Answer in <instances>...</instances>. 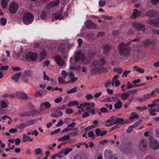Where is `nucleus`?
Instances as JSON below:
<instances>
[{
	"label": "nucleus",
	"mask_w": 159,
	"mask_h": 159,
	"mask_svg": "<svg viewBox=\"0 0 159 159\" xmlns=\"http://www.w3.org/2000/svg\"><path fill=\"white\" fill-rule=\"evenodd\" d=\"M139 40V39L138 38H135L132 41L130 40L127 43H122L120 44L118 46V50L120 55L126 57L129 56L130 55L131 48L129 45L132 42H138Z\"/></svg>",
	"instance_id": "1"
},
{
	"label": "nucleus",
	"mask_w": 159,
	"mask_h": 159,
	"mask_svg": "<svg viewBox=\"0 0 159 159\" xmlns=\"http://www.w3.org/2000/svg\"><path fill=\"white\" fill-rule=\"evenodd\" d=\"M64 8L61 7V11L60 12H57L55 14H53V19L52 20L54 21L56 20V19L59 20H62L63 19L67 17L68 16L69 13L67 11H66L65 12V16H62V13L63 11Z\"/></svg>",
	"instance_id": "2"
},
{
	"label": "nucleus",
	"mask_w": 159,
	"mask_h": 159,
	"mask_svg": "<svg viewBox=\"0 0 159 159\" xmlns=\"http://www.w3.org/2000/svg\"><path fill=\"white\" fill-rule=\"evenodd\" d=\"M34 19V16L29 13H25L23 17V20L26 25L31 23Z\"/></svg>",
	"instance_id": "3"
},
{
	"label": "nucleus",
	"mask_w": 159,
	"mask_h": 159,
	"mask_svg": "<svg viewBox=\"0 0 159 159\" xmlns=\"http://www.w3.org/2000/svg\"><path fill=\"white\" fill-rule=\"evenodd\" d=\"M75 61L76 62H78L80 60L84 61L86 60L84 54L80 51L77 52L75 57Z\"/></svg>",
	"instance_id": "4"
},
{
	"label": "nucleus",
	"mask_w": 159,
	"mask_h": 159,
	"mask_svg": "<svg viewBox=\"0 0 159 159\" xmlns=\"http://www.w3.org/2000/svg\"><path fill=\"white\" fill-rule=\"evenodd\" d=\"M133 26L136 30L138 31H142L144 32L145 30V28L144 25L140 23L134 22L133 23Z\"/></svg>",
	"instance_id": "5"
},
{
	"label": "nucleus",
	"mask_w": 159,
	"mask_h": 159,
	"mask_svg": "<svg viewBox=\"0 0 159 159\" xmlns=\"http://www.w3.org/2000/svg\"><path fill=\"white\" fill-rule=\"evenodd\" d=\"M37 56L36 53L28 52L25 54V58L28 61H34L37 59Z\"/></svg>",
	"instance_id": "6"
},
{
	"label": "nucleus",
	"mask_w": 159,
	"mask_h": 159,
	"mask_svg": "<svg viewBox=\"0 0 159 159\" xmlns=\"http://www.w3.org/2000/svg\"><path fill=\"white\" fill-rule=\"evenodd\" d=\"M150 145L151 148L157 150L159 148V143L158 140L155 139H151Z\"/></svg>",
	"instance_id": "7"
},
{
	"label": "nucleus",
	"mask_w": 159,
	"mask_h": 159,
	"mask_svg": "<svg viewBox=\"0 0 159 159\" xmlns=\"http://www.w3.org/2000/svg\"><path fill=\"white\" fill-rule=\"evenodd\" d=\"M18 5L15 2H12L9 6V11L11 13L15 14L18 8Z\"/></svg>",
	"instance_id": "8"
},
{
	"label": "nucleus",
	"mask_w": 159,
	"mask_h": 159,
	"mask_svg": "<svg viewBox=\"0 0 159 159\" xmlns=\"http://www.w3.org/2000/svg\"><path fill=\"white\" fill-rule=\"evenodd\" d=\"M106 61L105 58H102L99 60V61H95L93 62L92 65L93 66H103L106 63Z\"/></svg>",
	"instance_id": "9"
},
{
	"label": "nucleus",
	"mask_w": 159,
	"mask_h": 159,
	"mask_svg": "<svg viewBox=\"0 0 159 159\" xmlns=\"http://www.w3.org/2000/svg\"><path fill=\"white\" fill-rule=\"evenodd\" d=\"M16 96L18 98L21 99L27 100L29 98L27 95L25 93L17 91L16 92Z\"/></svg>",
	"instance_id": "10"
},
{
	"label": "nucleus",
	"mask_w": 159,
	"mask_h": 159,
	"mask_svg": "<svg viewBox=\"0 0 159 159\" xmlns=\"http://www.w3.org/2000/svg\"><path fill=\"white\" fill-rule=\"evenodd\" d=\"M104 156L105 159H117L113 156V153L111 151L107 150L104 153Z\"/></svg>",
	"instance_id": "11"
},
{
	"label": "nucleus",
	"mask_w": 159,
	"mask_h": 159,
	"mask_svg": "<svg viewBox=\"0 0 159 159\" xmlns=\"http://www.w3.org/2000/svg\"><path fill=\"white\" fill-rule=\"evenodd\" d=\"M119 77L118 75H115L111 81V84L113 86L114 85V84H115L116 87L118 86L120 84V81L117 79Z\"/></svg>",
	"instance_id": "12"
},
{
	"label": "nucleus",
	"mask_w": 159,
	"mask_h": 159,
	"mask_svg": "<svg viewBox=\"0 0 159 159\" xmlns=\"http://www.w3.org/2000/svg\"><path fill=\"white\" fill-rule=\"evenodd\" d=\"M157 92H158L157 89H154L152 91L151 93L144 95L143 96L145 100L150 99L152 97L156 96V94Z\"/></svg>",
	"instance_id": "13"
},
{
	"label": "nucleus",
	"mask_w": 159,
	"mask_h": 159,
	"mask_svg": "<svg viewBox=\"0 0 159 159\" xmlns=\"http://www.w3.org/2000/svg\"><path fill=\"white\" fill-rule=\"evenodd\" d=\"M112 119H109L106 121V124H105L106 126L109 127L115 124H116V117H113V116H112Z\"/></svg>",
	"instance_id": "14"
},
{
	"label": "nucleus",
	"mask_w": 159,
	"mask_h": 159,
	"mask_svg": "<svg viewBox=\"0 0 159 159\" xmlns=\"http://www.w3.org/2000/svg\"><path fill=\"white\" fill-rule=\"evenodd\" d=\"M130 93L131 92H124L118 94V97H120L122 100H125L129 98Z\"/></svg>",
	"instance_id": "15"
},
{
	"label": "nucleus",
	"mask_w": 159,
	"mask_h": 159,
	"mask_svg": "<svg viewBox=\"0 0 159 159\" xmlns=\"http://www.w3.org/2000/svg\"><path fill=\"white\" fill-rule=\"evenodd\" d=\"M40 18L43 20H48L50 17L49 13L46 11H42L40 16Z\"/></svg>",
	"instance_id": "16"
},
{
	"label": "nucleus",
	"mask_w": 159,
	"mask_h": 159,
	"mask_svg": "<svg viewBox=\"0 0 159 159\" xmlns=\"http://www.w3.org/2000/svg\"><path fill=\"white\" fill-rule=\"evenodd\" d=\"M54 58L58 65L62 66L64 65V62L63 60L61 58L60 56L58 55L55 56L54 57Z\"/></svg>",
	"instance_id": "17"
},
{
	"label": "nucleus",
	"mask_w": 159,
	"mask_h": 159,
	"mask_svg": "<svg viewBox=\"0 0 159 159\" xmlns=\"http://www.w3.org/2000/svg\"><path fill=\"white\" fill-rule=\"evenodd\" d=\"M146 145L147 142L146 140L143 139H142L140 140L139 147L140 149L143 150L145 149Z\"/></svg>",
	"instance_id": "18"
},
{
	"label": "nucleus",
	"mask_w": 159,
	"mask_h": 159,
	"mask_svg": "<svg viewBox=\"0 0 159 159\" xmlns=\"http://www.w3.org/2000/svg\"><path fill=\"white\" fill-rule=\"evenodd\" d=\"M22 73L20 72L16 73L13 75L11 77V79L14 80L16 82H17L19 79L20 76L21 75Z\"/></svg>",
	"instance_id": "19"
},
{
	"label": "nucleus",
	"mask_w": 159,
	"mask_h": 159,
	"mask_svg": "<svg viewBox=\"0 0 159 159\" xmlns=\"http://www.w3.org/2000/svg\"><path fill=\"white\" fill-rule=\"evenodd\" d=\"M148 24L154 26L159 27V20H149Z\"/></svg>",
	"instance_id": "20"
},
{
	"label": "nucleus",
	"mask_w": 159,
	"mask_h": 159,
	"mask_svg": "<svg viewBox=\"0 0 159 159\" xmlns=\"http://www.w3.org/2000/svg\"><path fill=\"white\" fill-rule=\"evenodd\" d=\"M157 14L158 13L157 11H152L147 12L146 13V15L149 17H154L156 16Z\"/></svg>",
	"instance_id": "21"
},
{
	"label": "nucleus",
	"mask_w": 159,
	"mask_h": 159,
	"mask_svg": "<svg viewBox=\"0 0 159 159\" xmlns=\"http://www.w3.org/2000/svg\"><path fill=\"white\" fill-rule=\"evenodd\" d=\"M140 12L137 9H134L132 15L131 16L132 19H135L138 17L140 15Z\"/></svg>",
	"instance_id": "22"
},
{
	"label": "nucleus",
	"mask_w": 159,
	"mask_h": 159,
	"mask_svg": "<svg viewBox=\"0 0 159 159\" xmlns=\"http://www.w3.org/2000/svg\"><path fill=\"white\" fill-rule=\"evenodd\" d=\"M33 141V139L31 138L29 136L25 134H23L22 135V141L23 142H26L28 141L31 142Z\"/></svg>",
	"instance_id": "23"
},
{
	"label": "nucleus",
	"mask_w": 159,
	"mask_h": 159,
	"mask_svg": "<svg viewBox=\"0 0 159 159\" xmlns=\"http://www.w3.org/2000/svg\"><path fill=\"white\" fill-rule=\"evenodd\" d=\"M59 2L58 1L51 2L48 5L47 8L48 9L51 7L57 6L59 4Z\"/></svg>",
	"instance_id": "24"
},
{
	"label": "nucleus",
	"mask_w": 159,
	"mask_h": 159,
	"mask_svg": "<svg viewBox=\"0 0 159 159\" xmlns=\"http://www.w3.org/2000/svg\"><path fill=\"white\" fill-rule=\"evenodd\" d=\"M148 111L151 115L156 116L157 114L155 112L159 111V108L153 109L149 108L148 109Z\"/></svg>",
	"instance_id": "25"
},
{
	"label": "nucleus",
	"mask_w": 159,
	"mask_h": 159,
	"mask_svg": "<svg viewBox=\"0 0 159 159\" xmlns=\"http://www.w3.org/2000/svg\"><path fill=\"white\" fill-rule=\"evenodd\" d=\"M43 106H44L46 108H48L51 107V105L50 103L48 102L42 103L40 106V108L41 111H42V107Z\"/></svg>",
	"instance_id": "26"
},
{
	"label": "nucleus",
	"mask_w": 159,
	"mask_h": 159,
	"mask_svg": "<svg viewBox=\"0 0 159 159\" xmlns=\"http://www.w3.org/2000/svg\"><path fill=\"white\" fill-rule=\"evenodd\" d=\"M69 76L71 80V82L73 83L77 81L78 79V77H75L74 75L71 72H70L69 74Z\"/></svg>",
	"instance_id": "27"
},
{
	"label": "nucleus",
	"mask_w": 159,
	"mask_h": 159,
	"mask_svg": "<svg viewBox=\"0 0 159 159\" xmlns=\"http://www.w3.org/2000/svg\"><path fill=\"white\" fill-rule=\"evenodd\" d=\"M116 124L119 125H123L126 123L122 118L116 117Z\"/></svg>",
	"instance_id": "28"
},
{
	"label": "nucleus",
	"mask_w": 159,
	"mask_h": 159,
	"mask_svg": "<svg viewBox=\"0 0 159 159\" xmlns=\"http://www.w3.org/2000/svg\"><path fill=\"white\" fill-rule=\"evenodd\" d=\"M33 115L31 111H27L25 113H22L19 114V116L21 117H26L31 116Z\"/></svg>",
	"instance_id": "29"
},
{
	"label": "nucleus",
	"mask_w": 159,
	"mask_h": 159,
	"mask_svg": "<svg viewBox=\"0 0 159 159\" xmlns=\"http://www.w3.org/2000/svg\"><path fill=\"white\" fill-rule=\"evenodd\" d=\"M114 106L116 109H120L122 106V103L119 100H118L115 104Z\"/></svg>",
	"instance_id": "30"
},
{
	"label": "nucleus",
	"mask_w": 159,
	"mask_h": 159,
	"mask_svg": "<svg viewBox=\"0 0 159 159\" xmlns=\"http://www.w3.org/2000/svg\"><path fill=\"white\" fill-rule=\"evenodd\" d=\"M86 25L87 27H89L90 25L91 24L93 25V26L92 27V28L96 29L98 28V26L93 23L91 20H88L86 22Z\"/></svg>",
	"instance_id": "31"
},
{
	"label": "nucleus",
	"mask_w": 159,
	"mask_h": 159,
	"mask_svg": "<svg viewBox=\"0 0 159 159\" xmlns=\"http://www.w3.org/2000/svg\"><path fill=\"white\" fill-rule=\"evenodd\" d=\"M70 139L69 135H65L58 139V141H63L69 140Z\"/></svg>",
	"instance_id": "32"
},
{
	"label": "nucleus",
	"mask_w": 159,
	"mask_h": 159,
	"mask_svg": "<svg viewBox=\"0 0 159 159\" xmlns=\"http://www.w3.org/2000/svg\"><path fill=\"white\" fill-rule=\"evenodd\" d=\"M103 51L105 53H107L109 50L111 49V48L110 46H108L107 45H105L103 47Z\"/></svg>",
	"instance_id": "33"
},
{
	"label": "nucleus",
	"mask_w": 159,
	"mask_h": 159,
	"mask_svg": "<svg viewBox=\"0 0 159 159\" xmlns=\"http://www.w3.org/2000/svg\"><path fill=\"white\" fill-rule=\"evenodd\" d=\"M9 0H2L1 2V5L2 7L5 9L7 7V5L8 2Z\"/></svg>",
	"instance_id": "34"
},
{
	"label": "nucleus",
	"mask_w": 159,
	"mask_h": 159,
	"mask_svg": "<svg viewBox=\"0 0 159 159\" xmlns=\"http://www.w3.org/2000/svg\"><path fill=\"white\" fill-rule=\"evenodd\" d=\"M105 101L108 102L116 101V98L114 97H109L105 99Z\"/></svg>",
	"instance_id": "35"
},
{
	"label": "nucleus",
	"mask_w": 159,
	"mask_h": 159,
	"mask_svg": "<svg viewBox=\"0 0 159 159\" xmlns=\"http://www.w3.org/2000/svg\"><path fill=\"white\" fill-rule=\"evenodd\" d=\"M78 105V102L77 101H72L69 102L68 103L69 107H71L72 106L77 105Z\"/></svg>",
	"instance_id": "36"
},
{
	"label": "nucleus",
	"mask_w": 159,
	"mask_h": 159,
	"mask_svg": "<svg viewBox=\"0 0 159 159\" xmlns=\"http://www.w3.org/2000/svg\"><path fill=\"white\" fill-rule=\"evenodd\" d=\"M131 115V116L129 118V119L131 120L137 118L139 117V115L135 112H132Z\"/></svg>",
	"instance_id": "37"
},
{
	"label": "nucleus",
	"mask_w": 159,
	"mask_h": 159,
	"mask_svg": "<svg viewBox=\"0 0 159 159\" xmlns=\"http://www.w3.org/2000/svg\"><path fill=\"white\" fill-rule=\"evenodd\" d=\"M77 91V89L76 87H75L74 88L71 89L70 90L67 91V94H71L73 93H75Z\"/></svg>",
	"instance_id": "38"
},
{
	"label": "nucleus",
	"mask_w": 159,
	"mask_h": 159,
	"mask_svg": "<svg viewBox=\"0 0 159 159\" xmlns=\"http://www.w3.org/2000/svg\"><path fill=\"white\" fill-rule=\"evenodd\" d=\"M106 4V2L105 0H100L99 1V5L100 7L105 6Z\"/></svg>",
	"instance_id": "39"
},
{
	"label": "nucleus",
	"mask_w": 159,
	"mask_h": 159,
	"mask_svg": "<svg viewBox=\"0 0 159 159\" xmlns=\"http://www.w3.org/2000/svg\"><path fill=\"white\" fill-rule=\"evenodd\" d=\"M43 79L44 80H47L49 81L50 80V78L48 76L46 75V72L45 71L43 72Z\"/></svg>",
	"instance_id": "40"
},
{
	"label": "nucleus",
	"mask_w": 159,
	"mask_h": 159,
	"mask_svg": "<svg viewBox=\"0 0 159 159\" xmlns=\"http://www.w3.org/2000/svg\"><path fill=\"white\" fill-rule=\"evenodd\" d=\"M27 126V125L25 123H23L17 126V127L19 129H23Z\"/></svg>",
	"instance_id": "41"
},
{
	"label": "nucleus",
	"mask_w": 159,
	"mask_h": 159,
	"mask_svg": "<svg viewBox=\"0 0 159 159\" xmlns=\"http://www.w3.org/2000/svg\"><path fill=\"white\" fill-rule=\"evenodd\" d=\"M7 21L6 19L2 17L0 19V22L1 25H5L7 23Z\"/></svg>",
	"instance_id": "42"
},
{
	"label": "nucleus",
	"mask_w": 159,
	"mask_h": 159,
	"mask_svg": "<svg viewBox=\"0 0 159 159\" xmlns=\"http://www.w3.org/2000/svg\"><path fill=\"white\" fill-rule=\"evenodd\" d=\"M32 72L30 70H26L25 71V74L28 77H30L31 76Z\"/></svg>",
	"instance_id": "43"
},
{
	"label": "nucleus",
	"mask_w": 159,
	"mask_h": 159,
	"mask_svg": "<svg viewBox=\"0 0 159 159\" xmlns=\"http://www.w3.org/2000/svg\"><path fill=\"white\" fill-rule=\"evenodd\" d=\"M134 126L132 125L130 126L129 128L126 130V132L127 133H130V132H132L133 130V128H135L134 127Z\"/></svg>",
	"instance_id": "44"
},
{
	"label": "nucleus",
	"mask_w": 159,
	"mask_h": 159,
	"mask_svg": "<svg viewBox=\"0 0 159 159\" xmlns=\"http://www.w3.org/2000/svg\"><path fill=\"white\" fill-rule=\"evenodd\" d=\"M42 152V149L40 148H38L36 149L35 150V153L37 155H38L41 154Z\"/></svg>",
	"instance_id": "45"
},
{
	"label": "nucleus",
	"mask_w": 159,
	"mask_h": 159,
	"mask_svg": "<svg viewBox=\"0 0 159 159\" xmlns=\"http://www.w3.org/2000/svg\"><path fill=\"white\" fill-rule=\"evenodd\" d=\"M65 79L64 78H63L61 77H58V83L59 84H62L63 83V82L64 81V80Z\"/></svg>",
	"instance_id": "46"
},
{
	"label": "nucleus",
	"mask_w": 159,
	"mask_h": 159,
	"mask_svg": "<svg viewBox=\"0 0 159 159\" xmlns=\"http://www.w3.org/2000/svg\"><path fill=\"white\" fill-rule=\"evenodd\" d=\"M84 155H76L75 157V159H85L84 158Z\"/></svg>",
	"instance_id": "47"
},
{
	"label": "nucleus",
	"mask_w": 159,
	"mask_h": 159,
	"mask_svg": "<svg viewBox=\"0 0 159 159\" xmlns=\"http://www.w3.org/2000/svg\"><path fill=\"white\" fill-rule=\"evenodd\" d=\"M136 109L139 110L143 111L144 110H146L147 109V108L144 106L142 107H137Z\"/></svg>",
	"instance_id": "48"
},
{
	"label": "nucleus",
	"mask_w": 159,
	"mask_h": 159,
	"mask_svg": "<svg viewBox=\"0 0 159 159\" xmlns=\"http://www.w3.org/2000/svg\"><path fill=\"white\" fill-rule=\"evenodd\" d=\"M131 72V71L130 70H125L123 73L122 77L123 76H125V77L127 76V75L128 74L130 73Z\"/></svg>",
	"instance_id": "49"
},
{
	"label": "nucleus",
	"mask_w": 159,
	"mask_h": 159,
	"mask_svg": "<svg viewBox=\"0 0 159 159\" xmlns=\"http://www.w3.org/2000/svg\"><path fill=\"white\" fill-rule=\"evenodd\" d=\"M115 71L117 72L118 74H120L122 73V69L121 68H115L114 69Z\"/></svg>",
	"instance_id": "50"
},
{
	"label": "nucleus",
	"mask_w": 159,
	"mask_h": 159,
	"mask_svg": "<svg viewBox=\"0 0 159 159\" xmlns=\"http://www.w3.org/2000/svg\"><path fill=\"white\" fill-rule=\"evenodd\" d=\"M72 151V149L71 148H68L64 151V154L65 155H66Z\"/></svg>",
	"instance_id": "51"
},
{
	"label": "nucleus",
	"mask_w": 159,
	"mask_h": 159,
	"mask_svg": "<svg viewBox=\"0 0 159 159\" xmlns=\"http://www.w3.org/2000/svg\"><path fill=\"white\" fill-rule=\"evenodd\" d=\"M65 109V105H63L62 106H59L58 107L56 108V110L57 111H58V110H64Z\"/></svg>",
	"instance_id": "52"
},
{
	"label": "nucleus",
	"mask_w": 159,
	"mask_h": 159,
	"mask_svg": "<svg viewBox=\"0 0 159 159\" xmlns=\"http://www.w3.org/2000/svg\"><path fill=\"white\" fill-rule=\"evenodd\" d=\"M46 53V51L45 50H43L40 53V56L42 58H43L45 56Z\"/></svg>",
	"instance_id": "53"
},
{
	"label": "nucleus",
	"mask_w": 159,
	"mask_h": 159,
	"mask_svg": "<svg viewBox=\"0 0 159 159\" xmlns=\"http://www.w3.org/2000/svg\"><path fill=\"white\" fill-rule=\"evenodd\" d=\"M95 133L96 135L97 136H100L101 133V129L99 128H98L95 130Z\"/></svg>",
	"instance_id": "54"
},
{
	"label": "nucleus",
	"mask_w": 159,
	"mask_h": 159,
	"mask_svg": "<svg viewBox=\"0 0 159 159\" xmlns=\"http://www.w3.org/2000/svg\"><path fill=\"white\" fill-rule=\"evenodd\" d=\"M62 98L61 97H60L59 98L56 99L54 100V102L56 103H58L61 102L62 100Z\"/></svg>",
	"instance_id": "55"
},
{
	"label": "nucleus",
	"mask_w": 159,
	"mask_h": 159,
	"mask_svg": "<svg viewBox=\"0 0 159 159\" xmlns=\"http://www.w3.org/2000/svg\"><path fill=\"white\" fill-rule=\"evenodd\" d=\"M61 74L63 77L64 78V79L66 78V76L68 75V73L64 70H63L62 71Z\"/></svg>",
	"instance_id": "56"
},
{
	"label": "nucleus",
	"mask_w": 159,
	"mask_h": 159,
	"mask_svg": "<svg viewBox=\"0 0 159 159\" xmlns=\"http://www.w3.org/2000/svg\"><path fill=\"white\" fill-rule=\"evenodd\" d=\"M64 123L63 122V120H60L58 123L56 125V126H57V127H59V126H61L63 124H64Z\"/></svg>",
	"instance_id": "57"
},
{
	"label": "nucleus",
	"mask_w": 159,
	"mask_h": 159,
	"mask_svg": "<svg viewBox=\"0 0 159 159\" xmlns=\"http://www.w3.org/2000/svg\"><path fill=\"white\" fill-rule=\"evenodd\" d=\"M7 104L5 102L3 101L1 102V106L2 108H5L7 106Z\"/></svg>",
	"instance_id": "58"
},
{
	"label": "nucleus",
	"mask_w": 159,
	"mask_h": 159,
	"mask_svg": "<svg viewBox=\"0 0 159 159\" xmlns=\"http://www.w3.org/2000/svg\"><path fill=\"white\" fill-rule=\"evenodd\" d=\"M74 112L73 110L71 108H69L67 109L66 110V113L67 114H70L73 113Z\"/></svg>",
	"instance_id": "59"
},
{
	"label": "nucleus",
	"mask_w": 159,
	"mask_h": 159,
	"mask_svg": "<svg viewBox=\"0 0 159 159\" xmlns=\"http://www.w3.org/2000/svg\"><path fill=\"white\" fill-rule=\"evenodd\" d=\"M143 121V120H140L136 122L134 125H133V126H134V127L135 128L137 127L138 125L139 124L140 122Z\"/></svg>",
	"instance_id": "60"
},
{
	"label": "nucleus",
	"mask_w": 159,
	"mask_h": 159,
	"mask_svg": "<svg viewBox=\"0 0 159 159\" xmlns=\"http://www.w3.org/2000/svg\"><path fill=\"white\" fill-rule=\"evenodd\" d=\"M17 131V129L16 128H11L9 130V132L10 133H16Z\"/></svg>",
	"instance_id": "61"
},
{
	"label": "nucleus",
	"mask_w": 159,
	"mask_h": 159,
	"mask_svg": "<svg viewBox=\"0 0 159 159\" xmlns=\"http://www.w3.org/2000/svg\"><path fill=\"white\" fill-rule=\"evenodd\" d=\"M95 104L93 103H90L89 105H88L89 107H87V110L89 111L90 110V107H93L95 106Z\"/></svg>",
	"instance_id": "62"
},
{
	"label": "nucleus",
	"mask_w": 159,
	"mask_h": 159,
	"mask_svg": "<svg viewBox=\"0 0 159 159\" xmlns=\"http://www.w3.org/2000/svg\"><path fill=\"white\" fill-rule=\"evenodd\" d=\"M21 141L20 139L18 138L16 139L15 140V142L16 145L18 146L19 145Z\"/></svg>",
	"instance_id": "63"
},
{
	"label": "nucleus",
	"mask_w": 159,
	"mask_h": 159,
	"mask_svg": "<svg viewBox=\"0 0 159 159\" xmlns=\"http://www.w3.org/2000/svg\"><path fill=\"white\" fill-rule=\"evenodd\" d=\"M57 113L55 111L54 113L51 114L50 115V116L51 117H54L57 118L60 116L59 115H58Z\"/></svg>",
	"instance_id": "64"
}]
</instances>
